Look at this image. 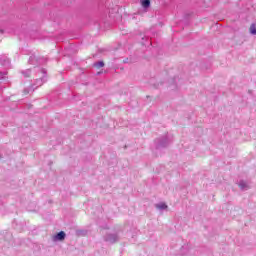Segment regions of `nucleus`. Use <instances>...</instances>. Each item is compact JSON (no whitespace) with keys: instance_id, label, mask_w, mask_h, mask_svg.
<instances>
[{"instance_id":"obj_12","label":"nucleus","mask_w":256,"mask_h":256,"mask_svg":"<svg viewBox=\"0 0 256 256\" xmlns=\"http://www.w3.org/2000/svg\"><path fill=\"white\" fill-rule=\"evenodd\" d=\"M189 250V245H184L181 248L182 255H187V251Z\"/></svg>"},{"instance_id":"obj_3","label":"nucleus","mask_w":256,"mask_h":256,"mask_svg":"<svg viewBox=\"0 0 256 256\" xmlns=\"http://www.w3.org/2000/svg\"><path fill=\"white\" fill-rule=\"evenodd\" d=\"M28 63L30 65H44V63H47V59L37 57L35 54H33L29 57Z\"/></svg>"},{"instance_id":"obj_10","label":"nucleus","mask_w":256,"mask_h":256,"mask_svg":"<svg viewBox=\"0 0 256 256\" xmlns=\"http://www.w3.org/2000/svg\"><path fill=\"white\" fill-rule=\"evenodd\" d=\"M94 67H96L97 69H101V67H105V62L104 61H99L94 63Z\"/></svg>"},{"instance_id":"obj_4","label":"nucleus","mask_w":256,"mask_h":256,"mask_svg":"<svg viewBox=\"0 0 256 256\" xmlns=\"http://www.w3.org/2000/svg\"><path fill=\"white\" fill-rule=\"evenodd\" d=\"M0 65H2V67H5V69H9L11 67V59H9V57H7L6 55H1Z\"/></svg>"},{"instance_id":"obj_1","label":"nucleus","mask_w":256,"mask_h":256,"mask_svg":"<svg viewBox=\"0 0 256 256\" xmlns=\"http://www.w3.org/2000/svg\"><path fill=\"white\" fill-rule=\"evenodd\" d=\"M36 73L35 83L32 84L29 88L24 89V95H29V93H33L37 87H41L44 83H47V70L44 68H34Z\"/></svg>"},{"instance_id":"obj_13","label":"nucleus","mask_w":256,"mask_h":256,"mask_svg":"<svg viewBox=\"0 0 256 256\" xmlns=\"http://www.w3.org/2000/svg\"><path fill=\"white\" fill-rule=\"evenodd\" d=\"M250 33H251V35H256V27H255V24H251V26H250Z\"/></svg>"},{"instance_id":"obj_11","label":"nucleus","mask_w":256,"mask_h":256,"mask_svg":"<svg viewBox=\"0 0 256 256\" xmlns=\"http://www.w3.org/2000/svg\"><path fill=\"white\" fill-rule=\"evenodd\" d=\"M21 73L26 78L31 77V69L23 70Z\"/></svg>"},{"instance_id":"obj_5","label":"nucleus","mask_w":256,"mask_h":256,"mask_svg":"<svg viewBox=\"0 0 256 256\" xmlns=\"http://www.w3.org/2000/svg\"><path fill=\"white\" fill-rule=\"evenodd\" d=\"M104 241H106L107 243H117V241H119V235H117V234H107L104 237Z\"/></svg>"},{"instance_id":"obj_15","label":"nucleus","mask_w":256,"mask_h":256,"mask_svg":"<svg viewBox=\"0 0 256 256\" xmlns=\"http://www.w3.org/2000/svg\"><path fill=\"white\" fill-rule=\"evenodd\" d=\"M0 33H3V29H0Z\"/></svg>"},{"instance_id":"obj_9","label":"nucleus","mask_w":256,"mask_h":256,"mask_svg":"<svg viewBox=\"0 0 256 256\" xmlns=\"http://www.w3.org/2000/svg\"><path fill=\"white\" fill-rule=\"evenodd\" d=\"M167 204L165 203H159V204H156V209H159L160 211H163L165 209H167Z\"/></svg>"},{"instance_id":"obj_6","label":"nucleus","mask_w":256,"mask_h":256,"mask_svg":"<svg viewBox=\"0 0 256 256\" xmlns=\"http://www.w3.org/2000/svg\"><path fill=\"white\" fill-rule=\"evenodd\" d=\"M65 237H67V234L64 231H60L53 236V241H65Z\"/></svg>"},{"instance_id":"obj_14","label":"nucleus","mask_w":256,"mask_h":256,"mask_svg":"<svg viewBox=\"0 0 256 256\" xmlns=\"http://www.w3.org/2000/svg\"><path fill=\"white\" fill-rule=\"evenodd\" d=\"M2 75H7V72H3Z\"/></svg>"},{"instance_id":"obj_8","label":"nucleus","mask_w":256,"mask_h":256,"mask_svg":"<svg viewBox=\"0 0 256 256\" xmlns=\"http://www.w3.org/2000/svg\"><path fill=\"white\" fill-rule=\"evenodd\" d=\"M141 5L144 9L151 7V0H141Z\"/></svg>"},{"instance_id":"obj_7","label":"nucleus","mask_w":256,"mask_h":256,"mask_svg":"<svg viewBox=\"0 0 256 256\" xmlns=\"http://www.w3.org/2000/svg\"><path fill=\"white\" fill-rule=\"evenodd\" d=\"M238 185L242 191H247V189H249L247 182H245L243 180H241Z\"/></svg>"},{"instance_id":"obj_16","label":"nucleus","mask_w":256,"mask_h":256,"mask_svg":"<svg viewBox=\"0 0 256 256\" xmlns=\"http://www.w3.org/2000/svg\"><path fill=\"white\" fill-rule=\"evenodd\" d=\"M0 79H3V76H1Z\"/></svg>"},{"instance_id":"obj_2","label":"nucleus","mask_w":256,"mask_h":256,"mask_svg":"<svg viewBox=\"0 0 256 256\" xmlns=\"http://www.w3.org/2000/svg\"><path fill=\"white\" fill-rule=\"evenodd\" d=\"M173 141V138L169 135L162 136L155 140L156 149H165V147H169V143Z\"/></svg>"}]
</instances>
